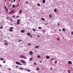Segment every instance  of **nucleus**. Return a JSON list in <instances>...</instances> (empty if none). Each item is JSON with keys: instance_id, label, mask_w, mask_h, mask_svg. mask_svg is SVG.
Returning <instances> with one entry per match:
<instances>
[{"instance_id": "14", "label": "nucleus", "mask_w": 73, "mask_h": 73, "mask_svg": "<svg viewBox=\"0 0 73 73\" xmlns=\"http://www.w3.org/2000/svg\"><path fill=\"white\" fill-rule=\"evenodd\" d=\"M37 5H38V7H40V5L39 3L37 4Z\"/></svg>"}, {"instance_id": "12", "label": "nucleus", "mask_w": 73, "mask_h": 73, "mask_svg": "<svg viewBox=\"0 0 73 73\" xmlns=\"http://www.w3.org/2000/svg\"><path fill=\"white\" fill-rule=\"evenodd\" d=\"M33 59V58H31L29 60V61H32V59Z\"/></svg>"}, {"instance_id": "2", "label": "nucleus", "mask_w": 73, "mask_h": 73, "mask_svg": "<svg viewBox=\"0 0 73 73\" xmlns=\"http://www.w3.org/2000/svg\"><path fill=\"white\" fill-rule=\"evenodd\" d=\"M20 20H17V24L18 25L20 24Z\"/></svg>"}, {"instance_id": "29", "label": "nucleus", "mask_w": 73, "mask_h": 73, "mask_svg": "<svg viewBox=\"0 0 73 73\" xmlns=\"http://www.w3.org/2000/svg\"><path fill=\"white\" fill-rule=\"evenodd\" d=\"M3 27H0V29H3Z\"/></svg>"}, {"instance_id": "52", "label": "nucleus", "mask_w": 73, "mask_h": 73, "mask_svg": "<svg viewBox=\"0 0 73 73\" xmlns=\"http://www.w3.org/2000/svg\"><path fill=\"white\" fill-rule=\"evenodd\" d=\"M6 11L7 12H8V9H6Z\"/></svg>"}, {"instance_id": "4", "label": "nucleus", "mask_w": 73, "mask_h": 73, "mask_svg": "<svg viewBox=\"0 0 73 73\" xmlns=\"http://www.w3.org/2000/svg\"><path fill=\"white\" fill-rule=\"evenodd\" d=\"M21 62H22V63H24V64H26V62H25V61H23V60H21Z\"/></svg>"}, {"instance_id": "49", "label": "nucleus", "mask_w": 73, "mask_h": 73, "mask_svg": "<svg viewBox=\"0 0 73 73\" xmlns=\"http://www.w3.org/2000/svg\"><path fill=\"white\" fill-rule=\"evenodd\" d=\"M53 60V58H52L51 59V61H52V60Z\"/></svg>"}, {"instance_id": "33", "label": "nucleus", "mask_w": 73, "mask_h": 73, "mask_svg": "<svg viewBox=\"0 0 73 73\" xmlns=\"http://www.w3.org/2000/svg\"><path fill=\"white\" fill-rule=\"evenodd\" d=\"M3 63H5V61L4 60L3 61Z\"/></svg>"}, {"instance_id": "41", "label": "nucleus", "mask_w": 73, "mask_h": 73, "mask_svg": "<svg viewBox=\"0 0 73 73\" xmlns=\"http://www.w3.org/2000/svg\"><path fill=\"white\" fill-rule=\"evenodd\" d=\"M58 41H59L60 40V39L59 38H58L57 39Z\"/></svg>"}, {"instance_id": "37", "label": "nucleus", "mask_w": 73, "mask_h": 73, "mask_svg": "<svg viewBox=\"0 0 73 73\" xmlns=\"http://www.w3.org/2000/svg\"><path fill=\"white\" fill-rule=\"evenodd\" d=\"M26 4H28V2H26Z\"/></svg>"}, {"instance_id": "64", "label": "nucleus", "mask_w": 73, "mask_h": 73, "mask_svg": "<svg viewBox=\"0 0 73 73\" xmlns=\"http://www.w3.org/2000/svg\"><path fill=\"white\" fill-rule=\"evenodd\" d=\"M4 41H5V42H6V40H4Z\"/></svg>"}, {"instance_id": "38", "label": "nucleus", "mask_w": 73, "mask_h": 73, "mask_svg": "<svg viewBox=\"0 0 73 73\" xmlns=\"http://www.w3.org/2000/svg\"><path fill=\"white\" fill-rule=\"evenodd\" d=\"M15 1H16V0H13V3H15Z\"/></svg>"}, {"instance_id": "40", "label": "nucleus", "mask_w": 73, "mask_h": 73, "mask_svg": "<svg viewBox=\"0 0 73 73\" xmlns=\"http://www.w3.org/2000/svg\"><path fill=\"white\" fill-rule=\"evenodd\" d=\"M48 23H46V24H45L44 25H48Z\"/></svg>"}, {"instance_id": "13", "label": "nucleus", "mask_w": 73, "mask_h": 73, "mask_svg": "<svg viewBox=\"0 0 73 73\" xmlns=\"http://www.w3.org/2000/svg\"><path fill=\"white\" fill-rule=\"evenodd\" d=\"M62 31H63V32H65V29H62Z\"/></svg>"}, {"instance_id": "31", "label": "nucleus", "mask_w": 73, "mask_h": 73, "mask_svg": "<svg viewBox=\"0 0 73 73\" xmlns=\"http://www.w3.org/2000/svg\"><path fill=\"white\" fill-rule=\"evenodd\" d=\"M39 62H40V63H42V61L40 60V61H39Z\"/></svg>"}, {"instance_id": "1", "label": "nucleus", "mask_w": 73, "mask_h": 73, "mask_svg": "<svg viewBox=\"0 0 73 73\" xmlns=\"http://www.w3.org/2000/svg\"><path fill=\"white\" fill-rule=\"evenodd\" d=\"M16 64L17 65H22V64H20V63L19 62H16Z\"/></svg>"}, {"instance_id": "39", "label": "nucleus", "mask_w": 73, "mask_h": 73, "mask_svg": "<svg viewBox=\"0 0 73 73\" xmlns=\"http://www.w3.org/2000/svg\"><path fill=\"white\" fill-rule=\"evenodd\" d=\"M29 45H31V43H28Z\"/></svg>"}, {"instance_id": "50", "label": "nucleus", "mask_w": 73, "mask_h": 73, "mask_svg": "<svg viewBox=\"0 0 73 73\" xmlns=\"http://www.w3.org/2000/svg\"><path fill=\"white\" fill-rule=\"evenodd\" d=\"M16 67L17 68H18V67H19V66H16Z\"/></svg>"}, {"instance_id": "9", "label": "nucleus", "mask_w": 73, "mask_h": 73, "mask_svg": "<svg viewBox=\"0 0 73 73\" xmlns=\"http://www.w3.org/2000/svg\"><path fill=\"white\" fill-rule=\"evenodd\" d=\"M25 31L24 30H22L21 31V33H24Z\"/></svg>"}, {"instance_id": "62", "label": "nucleus", "mask_w": 73, "mask_h": 73, "mask_svg": "<svg viewBox=\"0 0 73 73\" xmlns=\"http://www.w3.org/2000/svg\"><path fill=\"white\" fill-rule=\"evenodd\" d=\"M59 31H61V30L60 29V30H59Z\"/></svg>"}, {"instance_id": "25", "label": "nucleus", "mask_w": 73, "mask_h": 73, "mask_svg": "<svg viewBox=\"0 0 73 73\" xmlns=\"http://www.w3.org/2000/svg\"><path fill=\"white\" fill-rule=\"evenodd\" d=\"M33 31H36V30H35V29H33Z\"/></svg>"}, {"instance_id": "11", "label": "nucleus", "mask_w": 73, "mask_h": 73, "mask_svg": "<svg viewBox=\"0 0 73 73\" xmlns=\"http://www.w3.org/2000/svg\"><path fill=\"white\" fill-rule=\"evenodd\" d=\"M27 35L28 36H30V35H31V34L29 33H27Z\"/></svg>"}, {"instance_id": "10", "label": "nucleus", "mask_w": 73, "mask_h": 73, "mask_svg": "<svg viewBox=\"0 0 73 73\" xmlns=\"http://www.w3.org/2000/svg\"><path fill=\"white\" fill-rule=\"evenodd\" d=\"M41 20H43V21H45V19H44V18H41Z\"/></svg>"}, {"instance_id": "20", "label": "nucleus", "mask_w": 73, "mask_h": 73, "mask_svg": "<svg viewBox=\"0 0 73 73\" xmlns=\"http://www.w3.org/2000/svg\"><path fill=\"white\" fill-rule=\"evenodd\" d=\"M23 58H24L25 59H27V58H26V57L23 56Z\"/></svg>"}, {"instance_id": "28", "label": "nucleus", "mask_w": 73, "mask_h": 73, "mask_svg": "<svg viewBox=\"0 0 73 73\" xmlns=\"http://www.w3.org/2000/svg\"><path fill=\"white\" fill-rule=\"evenodd\" d=\"M34 65H37V64L36 62H34Z\"/></svg>"}, {"instance_id": "56", "label": "nucleus", "mask_w": 73, "mask_h": 73, "mask_svg": "<svg viewBox=\"0 0 73 73\" xmlns=\"http://www.w3.org/2000/svg\"><path fill=\"white\" fill-rule=\"evenodd\" d=\"M54 31H57V30H54Z\"/></svg>"}, {"instance_id": "48", "label": "nucleus", "mask_w": 73, "mask_h": 73, "mask_svg": "<svg viewBox=\"0 0 73 73\" xmlns=\"http://www.w3.org/2000/svg\"><path fill=\"white\" fill-rule=\"evenodd\" d=\"M58 26H59V25H60V24L59 23H58Z\"/></svg>"}, {"instance_id": "60", "label": "nucleus", "mask_w": 73, "mask_h": 73, "mask_svg": "<svg viewBox=\"0 0 73 73\" xmlns=\"http://www.w3.org/2000/svg\"><path fill=\"white\" fill-rule=\"evenodd\" d=\"M42 70H44V68H42Z\"/></svg>"}, {"instance_id": "17", "label": "nucleus", "mask_w": 73, "mask_h": 73, "mask_svg": "<svg viewBox=\"0 0 73 73\" xmlns=\"http://www.w3.org/2000/svg\"><path fill=\"white\" fill-rule=\"evenodd\" d=\"M35 48H39V46H37L35 47Z\"/></svg>"}, {"instance_id": "47", "label": "nucleus", "mask_w": 73, "mask_h": 73, "mask_svg": "<svg viewBox=\"0 0 73 73\" xmlns=\"http://www.w3.org/2000/svg\"><path fill=\"white\" fill-rule=\"evenodd\" d=\"M8 70H11V68H8Z\"/></svg>"}, {"instance_id": "30", "label": "nucleus", "mask_w": 73, "mask_h": 73, "mask_svg": "<svg viewBox=\"0 0 73 73\" xmlns=\"http://www.w3.org/2000/svg\"><path fill=\"white\" fill-rule=\"evenodd\" d=\"M38 28L40 29H41V27H38Z\"/></svg>"}, {"instance_id": "15", "label": "nucleus", "mask_w": 73, "mask_h": 73, "mask_svg": "<svg viewBox=\"0 0 73 73\" xmlns=\"http://www.w3.org/2000/svg\"><path fill=\"white\" fill-rule=\"evenodd\" d=\"M20 57L21 58H22L24 57V56L23 55H21Z\"/></svg>"}, {"instance_id": "51", "label": "nucleus", "mask_w": 73, "mask_h": 73, "mask_svg": "<svg viewBox=\"0 0 73 73\" xmlns=\"http://www.w3.org/2000/svg\"><path fill=\"white\" fill-rule=\"evenodd\" d=\"M36 69L37 70H38V68H37Z\"/></svg>"}, {"instance_id": "6", "label": "nucleus", "mask_w": 73, "mask_h": 73, "mask_svg": "<svg viewBox=\"0 0 73 73\" xmlns=\"http://www.w3.org/2000/svg\"><path fill=\"white\" fill-rule=\"evenodd\" d=\"M68 63L69 64H72V62L70 61H68Z\"/></svg>"}, {"instance_id": "34", "label": "nucleus", "mask_w": 73, "mask_h": 73, "mask_svg": "<svg viewBox=\"0 0 73 73\" xmlns=\"http://www.w3.org/2000/svg\"><path fill=\"white\" fill-rule=\"evenodd\" d=\"M49 16L51 17V18H52V15H50Z\"/></svg>"}, {"instance_id": "58", "label": "nucleus", "mask_w": 73, "mask_h": 73, "mask_svg": "<svg viewBox=\"0 0 73 73\" xmlns=\"http://www.w3.org/2000/svg\"><path fill=\"white\" fill-rule=\"evenodd\" d=\"M19 5H17V7H19Z\"/></svg>"}, {"instance_id": "22", "label": "nucleus", "mask_w": 73, "mask_h": 73, "mask_svg": "<svg viewBox=\"0 0 73 73\" xmlns=\"http://www.w3.org/2000/svg\"><path fill=\"white\" fill-rule=\"evenodd\" d=\"M37 57H38V58H40V55H38V56Z\"/></svg>"}, {"instance_id": "19", "label": "nucleus", "mask_w": 73, "mask_h": 73, "mask_svg": "<svg viewBox=\"0 0 73 73\" xmlns=\"http://www.w3.org/2000/svg\"><path fill=\"white\" fill-rule=\"evenodd\" d=\"M12 7L13 8H15V5H13V6H12Z\"/></svg>"}, {"instance_id": "61", "label": "nucleus", "mask_w": 73, "mask_h": 73, "mask_svg": "<svg viewBox=\"0 0 73 73\" xmlns=\"http://www.w3.org/2000/svg\"><path fill=\"white\" fill-rule=\"evenodd\" d=\"M56 62H56V61H55L54 62V63H56Z\"/></svg>"}, {"instance_id": "35", "label": "nucleus", "mask_w": 73, "mask_h": 73, "mask_svg": "<svg viewBox=\"0 0 73 73\" xmlns=\"http://www.w3.org/2000/svg\"><path fill=\"white\" fill-rule=\"evenodd\" d=\"M68 72L69 73H70V70H68Z\"/></svg>"}, {"instance_id": "7", "label": "nucleus", "mask_w": 73, "mask_h": 73, "mask_svg": "<svg viewBox=\"0 0 73 73\" xmlns=\"http://www.w3.org/2000/svg\"><path fill=\"white\" fill-rule=\"evenodd\" d=\"M46 58L47 59H49V58H50V57L49 56H46Z\"/></svg>"}, {"instance_id": "32", "label": "nucleus", "mask_w": 73, "mask_h": 73, "mask_svg": "<svg viewBox=\"0 0 73 73\" xmlns=\"http://www.w3.org/2000/svg\"><path fill=\"white\" fill-rule=\"evenodd\" d=\"M5 9H7V7H6V6H5Z\"/></svg>"}, {"instance_id": "24", "label": "nucleus", "mask_w": 73, "mask_h": 73, "mask_svg": "<svg viewBox=\"0 0 73 73\" xmlns=\"http://www.w3.org/2000/svg\"><path fill=\"white\" fill-rule=\"evenodd\" d=\"M22 12V11H21V10L19 12V13H21V12Z\"/></svg>"}, {"instance_id": "57", "label": "nucleus", "mask_w": 73, "mask_h": 73, "mask_svg": "<svg viewBox=\"0 0 73 73\" xmlns=\"http://www.w3.org/2000/svg\"><path fill=\"white\" fill-rule=\"evenodd\" d=\"M13 3V1H11V3Z\"/></svg>"}, {"instance_id": "59", "label": "nucleus", "mask_w": 73, "mask_h": 73, "mask_svg": "<svg viewBox=\"0 0 73 73\" xmlns=\"http://www.w3.org/2000/svg\"><path fill=\"white\" fill-rule=\"evenodd\" d=\"M12 5V4H11L10 5V6H11Z\"/></svg>"}, {"instance_id": "42", "label": "nucleus", "mask_w": 73, "mask_h": 73, "mask_svg": "<svg viewBox=\"0 0 73 73\" xmlns=\"http://www.w3.org/2000/svg\"><path fill=\"white\" fill-rule=\"evenodd\" d=\"M7 43H5V45H7Z\"/></svg>"}, {"instance_id": "63", "label": "nucleus", "mask_w": 73, "mask_h": 73, "mask_svg": "<svg viewBox=\"0 0 73 73\" xmlns=\"http://www.w3.org/2000/svg\"><path fill=\"white\" fill-rule=\"evenodd\" d=\"M1 65L0 64V67H1Z\"/></svg>"}, {"instance_id": "27", "label": "nucleus", "mask_w": 73, "mask_h": 73, "mask_svg": "<svg viewBox=\"0 0 73 73\" xmlns=\"http://www.w3.org/2000/svg\"><path fill=\"white\" fill-rule=\"evenodd\" d=\"M13 29V27H10V29L12 30Z\"/></svg>"}, {"instance_id": "36", "label": "nucleus", "mask_w": 73, "mask_h": 73, "mask_svg": "<svg viewBox=\"0 0 73 73\" xmlns=\"http://www.w3.org/2000/svg\"><path fill=\"white\" fill-rule=\"evenodd\" d=\"M46 31L44 30V31H43L42 32L45 33L46 32Z\"/></svg>"}, {"instance_id": "16", "label": "nucleus", "mask_w": 73, "mask_h": 73, "mask_svg": "<svg viewBox=\"0 0 73 73\" xmlns=\"http://www.w3.org/2000/svg\"><path fill=\"white\" fill-rule=\"evenodd\" d=\"M56 11H57V9H54V12H56Z\"/></svg>"}, {"instance_id": "55", "label": "nucleus", "mask_w": 73, "mask_h": 73, "mask_svg": "<svg viewBox=\"0 0 73 73\" xmlns=\"http://www.w3.org/2000/svg\"><path fill=\"white\" fill-rule=\"evenodd\" d=\"M13 17H15V16H13Z\"/></svg>"}, {"instance_id": "5", "label": "nucleus", "mask_w": 73, "mask_h": 73, "mask_svg": "<svg viewBox=\"0 0 73 73\" xmlns=\"http://www.w3.org/2000/svg\"><path fill=\"white\" fill-rule=\"evenodd\" d=\"M29 54L30 55L32 56V54H33V52H32V51L30 52H29Z\"/></svg>"}, {"instance_id": "46", "label": "nucleus", "mask_w": 73, "mask_h": 73, "mask_svg": "<svg viewBox=\"0 0 73 73\" xmlns=\"http://www.w3.org/2000/svg\"><path fill=\"white\" fill-rule=\"evenodd\" d=\"M37 37H40V36H39V35H37Z\"/></svg>"}, {"instance_id": "53", "label": "nucleus", "mask_w": 73, "mask_h": 73, "mask_svg": "<svg viewBox=\"0 0 73 73\" xmlns=\"http://www.w3.org/2000/svg\"><path fill=\"white\" fill-rule=\"evenodd\" d=\"M6 18H7V19H8L9 18V17H8Z\"/></svg>"}, {"instance_id": "23", "label": "nucleus", "mask_w": 73, "mask_h": 73, "mask_svg": "<svg viewBox=\"0 0 73 73\" xmlns=\"http://www.w3.org/2000/svg\"><path fill=\"white\" fill-rule=\"evenodd\" d=\"M19 69H20V70H22V69H23V68H19Z\"/></svg>"}, {"instance_id": "45", "label": "nucleus", "mask_w": 73, "mask_h": 73, "mask_svg": "<svg viewBox=\"0 0 73 73\" xmlns=\"http://www.w3.org/2000/svg\"><path fill=\"white\" fill-rule=\"evenodd\" d=\"M27 71H28V72H30V70H28Z\"/></svg>"}, {"instance_id": "3", "label": "nucleus", "mask_w": 73, "mask_h": 73, "mask_svg": "<svg viewBox=\"0 0 73 73\" xmlns=\"http://www.w3.org/2000/svg\"><path fill=\"white\" fill-rule=\"evenodd\" d=\"M14 10H13L12 11H10L9 13L10 14H11V13H14V12H15L14 11Z\"/></svg>"}, {"instance_id": "18", "label": "nucleus", "mask_w": 73, "mask_h": 73, "mask_svg": "<svg viewBox=\"0 0 73 73\" xmlns=\"http://www.w3.org/2000/svg\"><path fill=\"white\" fill-rule=\"evenodd\" d=\"M0 60H4V58H0Z\"/></svg>"}, {"instance_id": "54", "label": "nucleus", "mask_w": 73, "mask_h": 73, "mask_svg": "<svg viewBox=\"0 0 73 73\" xmlns=\"http://www.w3.org/2000/svg\"><path fill=\"white\" fill-rule=\"evenodd\" d=\"M50 70H52V68H51Z\"/></svg>"}, {"instance_id": "8", "label": "nucleus", "mask_w": 73, "mask_h": 73, "mask_svg": "<svg viewBox=\"0 0 73 73\" xmlns=\"http://www.w3.org/2000/svg\"><path fill=\"white\" fill-rule=\"evenodd\" d=\"M42 3L43 4H45V0H43Z\"/></svg>"}, {"instance_id": "21", "label": "nucleus", "mask_w": 73, "mask_h": 73, "mask_svg": "<svg viewBox=\"0 0 73 73\" xmlns=\"http://www.w3.org/2000/svg\"><path fill=\"white\" fill-rule=\"evenodd\" d=\"M9 31L10 32H12V30L10 29L9 30Z\"/></svg>"}, {"instance_id": "26", "label": "nucleus", "mask_w": 73, "mask_h": 73, "mask_svg": "<svg viewBox=\"0 0 73 73\" xmlns=\"http://www.w3.org/2000/svg\"><path fill=\"white\" fill-rule=\"evenodd\" d=\"M22 41V40H20L18 41L19 42H21V41Z\"/></svg>"}, {"instance_id": "43", "label": "nucleus", "mask_w": 73, "mask_h": 73, "mask_svg": "<svg viewBox=\"0 0 73 73\" xmlns=\"http://www.w3.org/2000/svg\"><path fill=\"white\" fill-rule=\"evenodd\" d=\"M30 37H32V35H31L30 36Z\"/></svg>"}, {"instance_id": "44", "label": "nucleus", "mask_w": 73, "mask_h": 73, "mask_svg": "<svg viewBox=\"0 0 73 73\" xmlns=\"http://www.w3.org/2000/svg\"><path fill=\"white\" fill-rule=\"evenodd\" d=\"M73 32H72V33H71V35H73Z\"/></svg>"}]
</instances>
